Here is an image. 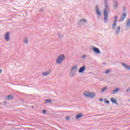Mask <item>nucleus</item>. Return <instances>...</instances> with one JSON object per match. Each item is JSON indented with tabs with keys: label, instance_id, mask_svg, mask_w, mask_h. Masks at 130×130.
Wrapping results in <instances>:
<instances>
[{
	"label": "nucleus",
	"instance_id": "34",
	"mask_svg": "<svg viewBox=\"0 0 130 130\" xmlns=\"http://www.w3.org/2000/svg\"><path fill=\"white\" fill-rule=\"evenodd\" d=\"M40 12H43V9H41V10H40Z\"/></svg>",
	"mask_w": 130,
	"mask_h": 130
},
{
	"label": "nucleus",
	"instance_id": "16",
	"mask_svg": "<svg viewBox=\"0 0 130 130\" xmlns=\"http://www.w3.org/2000/svg\"><path fill=\"white\" fill-rule=\"evenodd\" d=\"M114 5H113V8H114V10H116V9H117V7L118 6V3L116 1L114 2Z\"/></svg>",
	"mask_w": 130,
	"mask_h": 130
},
{
	"label": "nucleus",
	"instance_id": "9",
	"mask_svg": "<svg viewBox=\"0 0 130 130\" xmlns=\"http://www.w3.org/2000/svg\"><path fill=\"white\" fill-rule=\"evenodd\" d=\"M93 50L94 51V53H97L98 54H99V53H101L100 50L98 48L94 47L93 48Z\"/></svg>",
	"mask_w": 130,
	"mask_h": 130
},
{
	"label": "nucleus",
	"instance_id": "15",
	"mask_svg": "<svg viewBox=\"0 0 130 130\" xmlns=\"http://www.w3.org/2000/svg\"><path fill=\"white\" fill-rule=\"evenodd\" d=\"M107 89H108V86L103 87L101 91V93H104Z\"/></svg>",
	"mask_w": 130,
	"mask_h": 130
},
{
	"label": "nucleus",
	"instance_id": "3",
	"mask_svg": "<svg viewBox=\"0 0 130 130\" xmlns=\"http://www.w3.org/2000/svg\"><path fill=\"white\" fill-rule=\"evenodd\" d=\"M77 71H78V66L75 65L70 70V77H75L77 75Z\"/></svg>",
	"mask_w": 130,
	"mask_h": 130
},
{
	"label": "nucleus",
	"instance_id": "18",
	"mask_svg": "<svg viewBox=\"0 0 130 130\" xmlns=\"http://www.w3.org/2000/svg\"><path fill=\"white\" fill-rule=\"evenodd\" d=\"M120 88H117L115 89H114L113 90V92H112V94H114L115 93H117L118 91H119Z\"/></svg>",
	"mask_w": 130,
	"mask_h": 130
},
{
	"label": "nucleus",
	"instance_id": "23",
	"mask_svg": "<svg viewBox=\"0 0 130 130\" xmlns=\"http://www.w3.org/2000/svg\"><path fill=\"white\" fill-rule=\"evenodd\" d=\"M24 43H26V44L28 43V38H26L24 39Z\"/></svg>",
	"mask_w": 130,
	"mask_h": 130
},
{
	"label": "nucleus",
	"instance_id": "29",
	"mask_svg": "<svg viewBox=\"0 0 130 130\" xmlns=\"http://www.w3.org/2000/svg\"><path fill=\"white\" fill-rule=\"evenodd\" d=\"M67 120H69L70 119V116H67L66 117Z\"/></svg>",
	"mask_w": 130,
	"mask_h": 130
},
{
	"label": "nucleus",
	"instance_id": "8",
	"mask_svg": "<svg viewBox=\"0 0 130 130\" xmlns=\"http://www.w3.org/2000/svg\"><path fill=\"white\" fill-rule=\"evenodd\" d=\"M95 11L98 16H101V13L100 12V10H99V6H95Z\"/></svg>",
	"mask_w": 130,
	"mask_h": 130
},
{
	"label": "nucleus",
	"instance_id": "26",
	"mask_svg": "<svg viewBox=\"0 0 130 130\" xmlns=\"http://www.w3.org/2000/svg\"><path fill=\"white\" fill-rule=\"evenodd\" d=\"M105 103L106 104H109V103H110V102H109V101H105Z\"/></svg>",
	"mask_w": 130,
	"mask_h": 130
},
{
	"label": "nucleus",
	"instance_id": "14",
	"mask_svg": "<svg viewBox=\"0 0 130 130\" xmlns=\"http://www.w3.org/2000/svg\"><path fill=\"white\" fill-rule=\"evenodd\" d=\"M13 98H14V97L10 94L5 97V100H10V99H13Z\"/></svg>",
	"mask_w": 130,
	"mask_h": 130
},
{
	"label": "nucleus",
	"instance_id": "6",
	"mask_svg": "<svg viewBox=\"0 0 130 130\" xmlns=\"http://www.w3.org/2000/svg\"><path fill=\"white\" fill-rule=\"evenodd\" d=\"M4 39L6 41H10V32H7L5 34Z\"/></svg>",
	"mask_w": 130,
	"mask_h": 130
},
{
	"label": "nucleus",
	"instance_id": "32",
	"mask_svg": "<svg viewBox=\"0 0 130 130\" xmlns=\"http://www.w3.org/2000/svg\"><path fill=\"white\" fill-rule=\"evenodd\" d=\"M123 11H126V9H125V7H123Z\"/></svg>",
	"mask_w": 130,
	"mask_h": 130
},
{
	"label": "nucleus",
	"instance_id": "20",
	"mask_svg": "<svg viewBox=\"0 0 130 130\" xmlns=\"http://www.w3.org/2000/svg\"><path fill=\"white\" fill-rule=\"evenodd\" d=\"M82 116H83V115L82 114H78L76 115V119H79V118H81V117H82Z\"/></svg>",
	"mask_w": 130,
	"mask_h": 130
},
{
	"label": "nucleus",
	"instance_id": "11",
	"mask_svg": "<svg viewBox=\"0 0 130 130\" xmlns=\"http://www.w3.org/2000/svg\"><path fill=\"white\" fill-rule=\"evenodd\" d=\"M126 17V13L123 12L122 13V16H121V19H122V20H119V22H122V21H123Z\"/></svg>",
	"mask_w": 130,
	"mask_h": 130
},
{
	"label": "nucleus",
	"instance_id": "35",
	"mask_svg": "<svg viewBox=\"0 0 130 130\" xmlns=\"http://www.w3.org/2000/svg\"><path fill=\"white\" fill-rule=\"evenodd\" d=\"M103 64H106V63H103Z\"/></svg>",
	"mask_w": 130,
	"mask_h": 130
},
{
	"label": "nucleus",
	"instance_id": "22",
	"mask_svg": "<svg viewBox=\"0 0 130 130\" xmlns=\"http://www.w3.org/2000/svg\"><path fill=\"white\" fill-rule=\"evenodd\" d=\"M51 99H48L45 101V103H51Z\"/></svg>",
	"mask_w": 130,
	"mask_h": 130
},
{
	"label": "nucleus",
	"instance_id": "28",
	"mask_svg": "<svg viewBox=\"0 0 130 130\" xmlns=\"http://www.w3.org/2000/svg\"><path fill=\"white\" fill-rule=\"evenodd\" d=\"M42 113H43V114H45V113H46V110H43L42 111Z\"/></svg>",
	"mask_w": 130,
	"mask_h": 130
},
{
	"label": "nucleus",
	"instance_id": "5",
	"mask_svg": "<svg viewBox=\"0 0 130 130\" xmlns=\"http://www.w3.org/2000/svg\"><path fill=\"white\" fill-rule=\"evenodd\" d=\"M117 19H118V16H115L114 17L113 24L112 26L113 30H115V29L116 28V25H117Z\"/></svg>",
	"mask_w": 130,
	"mask_h": 130
},
{
	"label": "nucleus",
	"instance_id": "19",
	"mask_svg": "<svg viewBox=\"0 0 130 130\" xmlns=\"http://www.w3.org/2000/svg\"><path fill=\"white\" fill-rule=\"evenodd\" d=\"M82 22H84V23H87V20H86L85 19H81V20L79 21V25H80L81 23H82Z\"/></svg>",
	"mask_w": 130,
	"mask_h": 130
},
{
	"label": "nucleus",
	"instance_id": "4",
	"mask_svg": "<svg viewBox=\"0 0 130 130\" xmlns=\"http://www.w3.org/2000/svg\"><path fill=\"white\" fill-rule=\"evenodd\" d=\"M64 58H66V56H64V55L61 54L59 55L56 60V64H60V63H61V62H62V61L64 60Z\"/></svg>",
	"mask_w": 130,
	"mask_h": 130
},
{
	"label": "nucleus",
	"instance_id": "27",
	"mask_svg": "<svg viewBox=\"0 0 130 130\" xmlns=\"http://www.w3.org/2000/svg\"><path fill=\"white\" fill-rule=\"evenodd\" d=\"M87 56V55H83L82 57H81V58H83V59H85V58H86V57Z\"/></svg>",
	"mask_w": 130,
	"mask_h": 130
},
{
	"label": "nucleus",
	"instance_id": "12",
	"mask_svg": "<svg viewBox=\"0 0 130 130\" xmlns=\"http://www.w3.org/2000/svg\"><path fill=\"white\" fill-rule=\"evenodd\" d=\"M85 70H86V66H83V67H81L79 69V73H83Z\"/></svg>",
	"mask_w": 130,
	"mask_h": 130
},
{
	"label": "nucleus",
	"instance_id": "7",
	"mask_svg": "<svg viewBox=\"0 0 130 130\" xmlns=\"http://www.w3.org/2000/svg\"><path fill=\"white\" fill-rule=\"evenodd\" d=\"M121 64L125 68V70H127L128 71H130V66L129 65H126L124 62H121Z\"/></svg>",
	"mask_w": 130,
	"mask_h": 130
},
{
	"label": "nucleus",
	"instance_id": "30",
	"mask_svg": "<svg viewBox=\"0 0 130 130\" xmlns=\"http://www.w3.org/2000/svg\"><path fill=\"white\" fill-rule=\"evenodd\" d=\"M129 91H130V87L126 90V92H129Z\"/></svg>",
	"mask_w": 130,
	"mask_h": 130
},
{
	"label": "nucleus",
	"instance_id": "25",
	"mask_svg": "<svg viewBox=\"0 0 130 130\" xmlns=\"http://www.w3.org/2000/svg\"><path fill=\"white\" fill-rule=\"evenodd\" d=\"M57 35H58V37H62V35H61L60 34H59V33H58L57 34Z\"/></svg>",
	"mask_w": 130,
	"mask_h": 130
},
{
	"label": "nucleus",
	"instance_id": "13",
	"mask_svg": "<svg viewBox=\"0 0 130 130\" xmlns=\"http://www.w3.org/2000/svg\"><path fill=\"white\" fill-rule=\"evenodd\" d=\"M111 101L112 103L113 104H115V105H117V100H115L114 98L111 99Z\"/></svg>",
	"mask_w": 130,
	"mask_h": 130
},
{
	"label": "nucleus",
	"instance_id": "1",
	"mask_svg": "<svg viewBox=\"0 0 130 130\" xmlns=\"http://www.w3.org/2000/svg\"><path fill=\"white\" fill-rule=\"evenodd\" d=\"M105 9H104V20L105 23H107L108 21V12L110 11L109 7H108V3L107 0H104Z\"/></svg>",
	"mask_w": 130,
	"mask_h": 130
},
{
	"label": "nucleus",
	"instance_id": "21",
	"mask_svg": "<svg viewBox=\"0 0 130 130\" xmlns=\"http://www.w3.org/2000/svg\"><path fill=\"white\" fill-rule=\"evenodd\" d=\"M43 76H45V77H47V76H48V75H49V72H45L42 74Z\"/></svg>",
	"mask_w": 130,
	"mask_h": 130
},
{
	"label": "nucleus",
	"instance_id": "24",
	"mask_svg": "<svg viewBox=\"0 0 130 130\" xmlns=\"http://www.w3.org/2000/svg\"><path fill=\"white\" fill-rule=\"evenodd\" d=\"M109 73H110V69H108L105 72V74H109Z\"/></svg>",
	"mask_w": 130,
	"mask_h": 130
},
{
	"label": "nucleus",
	"instance_id": "2",
	"mask_svg": "<svg viewBox=\"0 0 130 130\" xmlns=\"http://www.w3.org/2000/svg\"><path fill=\"white\" fill-rule=\"evenodd\" d=\"M83 95L87 98H90L93 99L96 96V93L94 92H90L89 91H85L83 93Z\"/></svg>",
	"mask_w": 130,
	"mask_h": 130
},
{
	"label": "nucleus",
	"instance_id": "10",
	"mask_svg": "<svg viewBox=\"0 0 130 130\" xmlns=\"http://www.w3.org/2000/svg\"><path fill=\"white\" fill-rule=\"evenodd\" d=\"M125 27L126 29H129L130 28V19L129 18H128L126 21Z\"/></svg>",
	"mask_w": 130,
	"mask_h": 130
},
{
	"label": "nucleus",
	"instance_id": "17",
	"mask_svg": "<svg viewBox=\"0 0 130 130\" xmlns=\"http://www.w3.org/2000/svg\"><path fill=\"white\" fill-rule=\"evenodd\" d=\"M119 32H120V26H118L116 30V35H118L119 34Z\"/></svg>",
	"mask_w": 130,
	"mask_h": 130
},
{
	"label": "nucleus",
	"instance_id": "33",
	"mask_svg": "<svg viewBox=\"0 0 130 130\" xmlns=\"http://www.w3.org/2000/svg\"><path fill=\"white\" fill-rule=\"evenodd\" d=\"M3 73V70L2 69H0V74H2Z\"/></svg>",
	"mask_w": 130,
	"mask_h": 130
},
{
	"label": "nucleus",
	"instance_id": "31",
	"mask_svg": "<svg viewBox=\"0 0 130 130\" xmlns=\"http://www.w3.org/2000/svg\"><path fill=\"white\" fill-rule=\"evenodd\" d=\"M100 101H101V102H103V98L100 99Z\"/></svg>",
	"mask_w": 130,
	"mask_h": 130
}]
</instances>
